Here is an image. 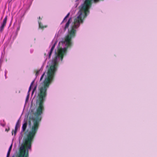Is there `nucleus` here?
Returning a JSON list of instances; mask_svg holds the SVG:
<instances>
[{
    "label": "nucleus",
    "mask_w": 157,
    "mask_h": 157,
    "mask_svg": "<svg viewBox=\"0 0 157 157\" xmlns=\"http://www.w3.org/2000/svg\"><path fill=\"white\" fill-rule=\"evenodd\" d=\"M30 149H19L17 157H29V150ZM12 157H15L14 155Z\"/></svg>",
    "instance_id": "obj_1"
},
{
    "label": "nucleus",
    "mask_w": 157,
    "mask_h": 157,
    "mask_svg": "<svg viewBox=\"0 0 157 157\" xmlns=\"http://www.w3.org/2000/svg\"><path fill=\"white\" fill-rule=\"evenodd\" d=\"M7 20V16H6L4 19L3 22L0 27V32L2 33L3 32L5 27L6 26Z\"/></svg>",
    "instance_id": "obj_2"
},
{
    "label": "nucleus",
    "mask_w": 157,
    "mask_h": 157,
    "mask_svg": "<svg viewBox=\"0 0 157 157\" xmlns=\"http://www.w3.org/2000/svg\"><path fill=\"white\" fill-rule=\"evenodd\" d=\"M72 18L70 17L68 21L66 22L64 26L63 27V30L65 32L67 29H68L70 23L71 22Z\"/></svg>",
    "instance_id": "obj_3"
},
{
    "label": "nucleus",
    "mask_w": 157,
    "mask_h": 157,
    "mask_svg": "<svg viewBox=\"0 0 157 157\" xmlns=\"http://www.w3.org/2000/svg\"><path fill=\"white\" fill-rule=\"evenodd\" d=\"M20 123H19V121H18L16 123V125L15 126V130H12V135L13 134V132H14V135H15L16 133L17 132V129L18 128H20Z\"/></svg>",
    "instance_id": "obj_4"
},
{
    "label": "nucleus",
    "mask_w": 157,
    "mask_h": 157,
    "mask_svg": "<svg viewBox=\"0 0 157 157\" xmlns=\"http://www.w3.org/2000/svg\"><path fill=\"white\" fill-rule=\"evenodd\" d=\"M27 123L26 122H25L24 124H23L22 126V131L23 132H24L25 131L26 129L27 128Z\"/></svg>",
    "instance_id": "obj_5"
},
{
    "label": "nucleus",
    "mask_w": 157,
    "mask_h": 157,
    "mask_svg": "<svg viewBox=\"0 0 157 157\" xmlns=\"http://www.w3.org/2000/svg\"><path fill=\"white\" fill-rule=\"evenodd\" d=\"M39 24V27L41 29H44V28L47 27V26H43L42 24L40 22L38 21Z\"/></svg>",
    "instance_id": "obj_6"
},
{
    "label": "nucleus",
    "mask_w": 157,
    "mask_h": 157,
    "mask_svg": "<svg viewBox=\"0 0 157 157\" xmlns=\"http://www.w3.org/2000/svg\"><path fill=\"white\" fill-rule=\"evenodd\" d=\"M70 13H69L64 18L63 20L62 21L61 24L63 23V22H64L65 21H66V19L70 15Z\"/></svg>",
    "instance_id": "obj_7"
},
{
    "label": "nucleus",
    "mask_w": 157,
    "mask_h": 157,
    "mask_svg": "<svg viewBox=\"0 0 157 157\" xmlns=\"http://www.w3.org/2000/svg\"><path fill=\"white\" fill-rule=\"evenodd\" d=\"M55 45H56V44H53V45L52 46V47L51 48V49L50 50L51 51H53L55 48Z\"/></svg>",
    "instance_id": "obj_8"
},
{
    "label": "nucleus",
    "mask_w": 157,
    "mask_h": 157,
    "mask_svg": "<svg viewBox=\"0 0 157 157\" xmlns=\"http://www.w3.org/2000/svg\"><path fill=\"white\" fill-rule=\"evenodd\" d=\"M52 51H50L49 52V56H48V58H51V55L52 54Z\"/></svg>",
    "instance_id": "obj_9"
},
{
    "label": "nucleus",
    "mask_w": 157,
    "mask_h": 157,
    "mask_svg": "<svg viewBox=\"0 0 157 157\" xmlns=\"http://www.w3.org/2000/svg\"><path fill=\"white\" fill-rule=\"evenodd\" d=\"M45 74V72H44V73L43 74V75H42V76L41 77V78L40 79V81L42 80Z\"/></svg>",
    "instance_id": "obj_10"
},
{
    "label": "nucleus",
    "mask_w": 157,
    "mask_h": 157,
    "mask_svg": "<svg viewBox=\"0 0 157 157\" xmlns=\"http://www.w3.org/2000/svg\"><path fill=\"white\" fill-rule=\"evenodd\" d=\"M12 144H11V145H10V146L9 149V150H10L11 151V149H12Z\"/></svg>",
    "instance_id": "obj_11"
},
{
    "label": "nucleus",
    "mask_w": 157,
    "mask_h": 157,
    "mask_svg": "<svg viewBox=\"0 0 157 157\" xmlns=\"http://www.w3.org/2000/svg\"><path fill=\"white\" fill-rule=\"evenodd\" d=\"M39 71H36V75L37 76L39 74Z\"/></svg>",
    "instance_id": "obj_12"
},
{
    "label": "nucleus",
    "mask_w": 157,
    "mask_h": 157,
    "mask_svg": "<svg viewBox=\"0 0 157 157\" xmlns=\"http://www.w3.org/2000/svg\"><path fill=\"white\" fill-rule=\"evenodd\" d=\"M34 80H33L31 83V84H30V86L31 87H32V86H33V85L34 83Z\"/></svg>",
    "instance_id": "obj_13"
},
{
    "label": "nucleus",
    "mask_w": 157,
    "mask_h": 157,
    "mask_svg": "<svg viewBox=\"0 0 157 157\" xmlns=\"http://www.w3.org/2000/svg\"><path fill=\"white\" fill-rule=\"evenodd\" d=\"M36 89V86H35L33 89V91L32 93H33V92Z\"/></svg>",
    "instance_id": "obj_14"
},
{
    "label": "nucleus",
    "mask_w": 157,
    "mask_h": 157,
    "mask_svg": "<svg viewBox=\"0 0 157 157\" xmlns=\"http://www.w3.org/2000/svg\"><path fill=\"white\" fill-rule=\"evenodd\" d=\"M10 154V153L7 152L6 157H9Z\"/></svg>",
    "instance_id": "obj_15"
},
{
    "label": "nucleus",
    "mask_w": 157,
    "mask_h": 157,
    "mask_svg": "<svg viewBox=\"0 0 157 157\" xmlns=\"http://www.w3.org/2000/svg\"><path fill=\"white\" fill-rule=\"evenodd\" d=\"M31 87L30 86L29 89V91H28L29 92V91H31Z\"/></svg>",
    "instance_id": "obj_16"
},
{
    "label": "nucleus",
    "mask_w": 157,
    "mask_h": 157,
    "mask_svg": "<svg viewBox=\"0 0 157 157\" xmlns=\"http://www.w3.org/2000/svg\"><path fill=\"white\" fill-rule=\"evenodd\" d=\"M9 130H10V128H8V129H6V131H7V132H8V131H9Z\"/></svg>",
    "instance_id": "obj_17"
},
{
    "label": "nucleus",
    "mask_w": 157,
    "mask_h": 157,
    "mask_svg": "<svg viewBox=\"0 0 157 157\" xmlns=\"http://www.w3.org/2000/svg\"><path fill=\"white\" fill-rule=\"evenodd\" d=\"M10 152H11V151H10V150H8V152L9 153H10Z\"/></svg>",
    "instance_id": "obj_18"
},
{
    "label": "nucleus",
    "mask_w": 157,
    "mask_h": 157,
    "mask_svg": "<svg viewBox=\"0 0 157 157\" xmlns=\"http://www.w3.org/2000/svg\"><path fill=\"white\" fill-rule=\"evenodd\" d=\"M39 19H41L40 18V17H39Z\"/></svg>",
    "instance_id": "obj_19"
}]
</instances>
